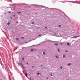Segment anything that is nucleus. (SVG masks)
I'll return each instance as SVG.
<instances>
[{
  "label": "nucleus",
  "mask_w": 80,
  "mask_h": 80,
  "mask_svg": "<svg viewBox=\"0 0 80 80\" xmlns=\"http://www.w3.org/2000/svg\"><path fill=\"white\" fill-rule=\"evenodd\" d=\"M38 75H40V72H38Z\"/></svg>",
  "instance_id": "nucleus-13"
},
{
  "label": "nucleus",
  "mask_w": 80,
  "mask_h": 80,
  "mask_svg": "<svg viewBox=\"0 0 80 80\" xmlns=\"http://www.w3.org/2000/svg\"><path fill=\"white\" fill-rule=\"evenodd\" d=\"M38 36H41V35H38Z\"/></svg>",
  "instance_id": "nucleus-25"
},
{
  "label": "nucleus",
  "mask_w": 80,
  "mask_h": 80,
  "mask_svg": "<svg viewBox=\"0 0 80 80\" xmlns=\"http://www.w3.org/2000/svg\"><path fill=\"white\" fill-rule=\"evenodd\" d=\"M43 55H45V52H43Z\"/></svg>",
  "instance_id": "nucleus-7"
},
{
  "label": "nucleus",
  "mask_w": 80,
  "mask_h": 80,
  "mask_svg": "<svg viewBox=\"0 0 80 80\" xmlns=\"http://www.w3.org/2000/svg\"><path fill=\"white\" fill-rule=\"evenodd\" d=\"M16 23H18V22H16Z\"/></svg>",
  "instance_id": "nucleus-36"
},
{
  "label": "nucleus",
  "mask_w": 80,
  "mask_h": 80,
  "mask_svg": "<svg viewBox=\"0 0 80 80\" xmlns=\"http://www.w3.org/2000/svg\"><path fill=\"white\" fill-rule=\"evenodd\" d=\"M67 45H68V46H70V43H68Z\"/></svg>",
  "instance_id": "nucleus-8"
},
{
  "label": "nucleus",
  "mask_w": 80,
  "mask_h": 80,
  "mask_svg": "<svg viewBox=\"0 0 80 80\" xmlns=\"http://www.w3.org/2000/svg\"><path fill=\"white\" fill-rule=\"evenodd\" d=\"M68 2H72V1H68Z\"/></svg>",
  "instance_id": "nucleus-33"
},
{
  "label": "nucleus",
  "mask_w": 80,
  "mask_h": 80,
  "mask_svg": "<svg viewBox=\"0 0 80 80\" xmlns=\"http://www.w3.org/2000/svg\"><path fill=\"white\" fill-rule=\"evenodd\" d=\"M47 78L48 79V78Z\"/></svg>",
  "instance_id": "nucleus-39"
},
{
  "label": "nucleus",
  "mask_w": 80,
  "mask_h": 80,
  "mask_svg": "<svg viewBox=\"0 0 80 80\" xmlns=\"http://www.w3.org/2000/svg\"><path fill=\"white\" fill-rule=\"evenodd\" d=\"M16 40H18V38H16Z\"/></svg>",
  "instance_id": "nucleus-17"
},
{
  "label": "nucleus",
  "mask_w": 80,
  "mask_h": 80,
  "mask_svg": "<svg viewBox=\"0 0 80 80\" xmlns=\"http://www.w3.org/2000/svg\"><path fill=\"white\" fill-rule=\"evenodd\" d=\"M32 67H34V66H32Z\"/></svg>",
  "instance_id": "nucleus-26"
},
{
  "label": "nucleus",
  "mask_w": 80,
  "mask_h": 80,
  "mask_svg": "<svg viewBox=\"0 0 80 80\" xmlns=\"http://www.w3.org/2000/svg\"><path fill=\"white\" fill-rule=\"evenodd\" d=\"M34 22H32V24H33H33H34Z\"/></svg>",
  "instance_id": "nucleus-22"
},
{
  "label": "nucleus",
  "mask_w": 80,
  "mask_h": 80,
  "mask_svg": "<svg viewBox=\"0 0 80 80\" xmlns=\"http://www.w3.org/2000/svg\"><path fill=\"white\" fill-rule=\"evenodd\" d=\"M61 43H62V45L63 44H64V42H61Z\"/></svg>",
  "instance_id": "nucleus-10"
},
{
  "label": "nucleus",
  "mask_w": 80,
  "mask_h": 80,
  "mask_svg": "<svg viewBox=\"0 0 80 80\" xmlns=\"http://www.w3.org/2000/svg\"><path fill=\"white\" fill-rule=\"evenodd\" d=\"M8 25H10V22H8Z\"/></svg>",
  "instance_id": "nucleus-15"
},
{
  "label": "nucleus",
  "mask_w": 80,
  "mask_h": 80,
  "mask_svg": "<svg viewBox=\"0 0 80 80\" xmlns=\"http://www.w3.org/2000/svg\"><path fill=\"white\" fill-rule=\"evenodd\" d=\"M4 15H6V12L4 13Z\"/></svg>",
  "instance_id": "nucleus-31"
},
{
  "label": "nucleus",
  "mask_w": 80,
  "mask_h": 80,
  "mask_svg": "<svg viewBox=\"0 0 80 80\" xmlns=\"http://www.w3.org/2000/svg\"><path fill=\"white\" fill-rule=\"evenodd\" d=\"M74 38H77L78 37H79V36H74Z\"/></svg>",
  "instance_id": "nucleus-3"
},
{
  "label": "nucleus",
  "mask_w": 80,
  "mask_h": 80,
  "mask_svg": "<svg viewBox=\"0 0 80 80\" xmlns=\"http://www.w3.org/2000/svg\"><path fill=\"white\" fill-rule=\"evenodd\" d=\"M11 1H12L11 0H10Z\"/></svg>",
  "instance_id": "nucleus-43"
},
{
  "label": "nucleus",
  "mask_w": 80,
  "mask_h": 80,
  "mask_svg": "<svg viewBox=\"0 0 80 80\" xmlns=\"http://www.w3.org/2000/svg\"><path fill=\"white\" fill-rule=\"evenodd\" d=\"M71 38H74V36L72 37H71Z\"/></svg>",
  "instance_id": "nucleus-14"
},
{
  "label": "nucleus",
  "mask_w": 80,
  "mask_h": 80,
  "mask_svg": "<svg viewBox=\"0 0 80 80\" xmlns=\"http://www.w3.org/2000/svg\"><path fill=\"white\" fill-rule=\"evenodd\" d=\"M70 65H71V64H70V63H69L68 64V66H70Z\"/></svg>",
  "instance_id": "nucleus-6"
},
{
  "label": "nucleus",
  "mask_w": 80,
  "mask_h": 80,
  "mask_svg": "<svg viewBox=\"0 0 80 80\" xmlns=\"http://www.w3.org/2000/svg\"><path fill=\"white\" fill-rule=\"evenodd\" d=\"M15 53H16V52H15Z\"/></svg>",
  "instance_id": "nucleus-40"
},
{
  "label": "nucleus",
  "mask_w": 80,
  "mask_h": 80,
  "mask_svg": "<svg viewBox=\"0 0 80 80\" xmlns=\"http://www.w3.org/2000/svg\"><path fill=\"white\" fill-rule=\"evenodd\" d=\"M45 28H47V27H45Z\"/></svg>",
  "instance_id": "nucleus-27"
},
{
  "label": "nucleus",
  "mask_w": 80,
  "mask_h": 80,
  "mask_svg": "<svg viewBox=\"0 0 80 80\" xmlns=\"http://www.w3.org/2000/svg\"><path fill=\"white\" fill-rule=\"evenodd\" d=\"M17 63V64H18V65H19V64H20V63Z\"/></svg>",
  "instance_id": "nucleus-32"
},
{
  "label": "nucleus",
  "mask_w": 80,
  "mask_h": 80,
  "mask_svg": "<svg viewBox=\"0 0 80 80\" xmlns=\"http://www.w3.org/2000/svg\"><path fill=\"white\" fill-rule=\"evenodd\" d=\"M10 19H12V17H10Z\"/></svg>",
  "instance_id": "nucleus-35"
},
{
  "label": "nucleus",
  "mask_w": 80,
  "mask_h": 80,
  "mask_svg": "<svg viewBox=\"0 0 80 80\" xmlns=\"http://www.w3.org/2000/svg\"><path fill=\"white\" fill-rule=\"evenodd\" d=\"M21 13V12H18V14H19Z\"/></svg>",
  "instance_id": "nucleus-12"
},
{
  "label": "nucleus",
  "mask_w": 80,
  "mask_h": 80,
  "mask_svg": "<svg viewBox=\"0 0 80 80\" xmlns=\"http://www.w3.org/2000/svg\"><path fill=\"white\" fill-rule=\"evenodd\" d=\"M26 64H27V65H28V62H27L26 63Z\"/></svg>",
  "instance_id": "nucleus-24"
},
{
  "label": "nucleus",
  "mask_w": 80,
  "mask_h": 80,
  "mask_svg": "<svg viewBox=\"0 0 80 80\" xmlns=\"http://www.w3.org/2000/svg\"><path fill=\"white\" fill-rule=\"evenodd\" d=\"M65 52H68V51H65Z\"/></svg>",
  "instance_id": "nucleus-29"
},
{
  "label": "nucleus",
  "mask_w": 80,
  "mask_h": 80,
  "mask_svg": "<svg viewBox=\"0 0 80 80\" xmlns=\"http://www.w3.org/2000/svg\"><path fill=\"white\" fill-rule=\"evenodd\" d=\"M15 15H13V17H15Z\"/></svg>",
  "instance_id": "nucleus-34"
},
{
  "label": "nucleus",
  "mask_w": 80,
  "mask_h": 80,
  "mask_svg": "<svg viewBox=\"0 0 80 80\" xmlns=\"http://www.w3.org/2000/svg\"><path fill=\"white\" fill-rule=\"evenodd\" d=\"M22 60H24V58H22Z\"/></svg>",
  "instance_id": "nucleus-20"
},
{
  "label": "nucleus",
  "mask_w": 80,
  "mask_h": 80,
  "mask_svg": "<svg viewBox=\"0 0 80 80\" xmlns=\"http://www.w3.org/2000/svg\"><path fill=\"white\" fill-rule=\"evenodd\" d=\"M65 57V55H63V57Z\"/></svg>",
  "instance_id": "nucleus-23"
},
{
  "label": "nucleus",
  "mask_w": 80,
  "mask_h": 80,
  "mask_svg": "<svg viewBox=\"0 0 80 80\" xmlns=\"http://www.w3.org/2000/svg\"><path fill=\"white\" fill-rule=\"evenodd\" d=\"M9 13H10V12H9Z\"/></svg>",
  "instance_id": "nucleus-37"
},
{
  "label": "nucleus",
  "mask_w": 80,
  "mask_h": 80,
  "mask_svg": "<svg viewBox=\"0 0 80 80\" xmlns=\"http://www.w3.org/2000/svg\"><path fill=\"white\" fill-rule=\"evenodd\" d=\"M23 73L24 74H25V75L26 77H27V78H28V75H27V74L26 73L24 72H23Z\"/></svg>",
  "instance_id": "nucleus-1"
},
{
  "label": "nucleus",
  "mask_w": 80,
  "mask_h": 80,
  "mask_svg": "<svg viewBox=\"0 0 80 80\" xmlns=\"http://www.w3.org/2000/svg\"><path fill=\"white\" fill-rule=\"evenodd\" d=\"M55 57H56V58H58V56H57V55H55Z\"/></svg>",
  "instance_id": "nucleus-5"
},
{
  "label": "nucleus",
  "mask_w": 80,
  "mask_h": 80,
  "mask_svg": "<svg viewBox=\"0 0 80 80\" xmlns=\"http://www.w3.org/2000/svg\"><path fill=\"white\" fill-rule=\"evenodd\" d=\"M54 34H55V33H54Z\"/></svg>",
  "instance_id": "nucleus-41"
},
{
  "label": "nucleus",
  "mask_w": 80,
  "mask_h": 80,
  "mask_svg": "<svg viewBox=\"0 0 80 80\" xmlns=\"http://www.w3.org/2000/svg\"><path fill=\"white\" fill-rule=\"evenodd\" d=\"M60 45H63V43H61Z\"/></svg>",
  "instance_id": "nucleus-19"
},
{
  "label": "nucleus",
  "mask_w": 80,
  "mask_h": 80,
  "mask_svg": "<svg viewBox=\"0 0 80 80\" xmlns=\"http://www.w3.org/2000/svg\"><path fill=\"white\" fill-rule=\"evenodd\" d=\"M68 80H70V79H68Z\"/></svg>",
  "instance_id": "nucleus-38"
},
{
  "label": "nucleus",
  "mask_w": 80,
  "mask_h": 80,
  "mask_svg": "<svg viewBox=\"0 0 80 80\" xmlns=\"http://www.w3.org/2000/svg\"><path fill=\"white\" fill-rule=\"evenodd\" d=\"M50 75L51 76H52L53 74H51Z\"/></svg>",
  "instance_id": "nucleus-21"
},
{
  "label": "nucleus",
  "mask_w": 80,
  "mask_h": 80,
  "mask_svg": "<svg viewBox=\"0 0 80 80\" xmlns=\"http://www.w3.org/2000/svg\"><path fill=\"white\" fill-rule=\"evenodd\" d=\"M60 68V69H62V68H63V67H61Z\"/></svg>",
  "instance_id": "nucleus-11"
},
{
  "label": "nucleus",
  "mask_w": 80,
  "mask_h": 80,
  "mask_svg": "<svg viewBox=\"0 0 80 80\" xmlns=\"http://www.w3.org/2000/svg\"><path fill=\"white\" fill-rule=\"evenodd\" d=\"M58 52H60V49H59V48H58Z\"/></svg>",
  "instance_id": "nucleus-9"
},
{
  "label": "nucleus",
  "mask_w": 80,
  "mask_h": 80,
  "mask_svg": "<svg viewBox=\"0 0 80 80\" xmlns=\"http://www.w3.org/2000/svg\"><path fill=\"white\" fill-rule=\"evenodd\" d=\"M31 51H33V49H32L30 50Z\"/></svg>",
  "instance_id": "nucleus-16"
},
{
  "label": "nucleus",
  "mask_w": 80,
  "mask_h": 80,
  "mask_svg": "<svg viewBox=\"0 0 80 80\" xmlns=\"http://www.w3.org/2000/svg\"><path fill=\"white\" fill-rule=\"evenodd\" d=\"M19 65L21 66L22 68H23V64H22V63H21V64H19Z\"/></svg>",
  "instance_id": "nucleus-2"
},
{
  "label": "nucleus",
  "mask_w": 80,
  "mask_h": 80,
  "mask_svg": "<svg viewBox=\"0 0 80 80\" xmlns=\"http://www.w3.org/2000/svg\"><path fill=\"white\" fill-rule=\"evenodd\" d=\"M54 45H56V46H58V43H57V44H55Z\"/></svg>",
  "instance_id": "nucleus-4"
},
{
  "label": "nucleus",
  "mask_w": 80,
  "mask_h": 80,
  "mask_svg": "<svg viewBox=\"0 0 80 80\" xmlns=\"http://www.w3.org/2000/svg\"><path fill=\"white\" fill-rule=\"evenodd\" d=\"M21 38L23 39V38H24V37H21Z\"/></svg>",
  "instance_id": "nucleus-18"
},
{
  "label": "nucleus",
  "mask_w": 80,
  "mask_h": 80,
  "mask_svg": "<svg viewBox=\"0 0 80 80\" xmlns=\"http://www.w3.org/2000/svg\"><path fill=\"white\" fill-rule=\"evenodd\" d=\"M1 17H3V15H1Z\"/></svg>",
  "instance_id": "nucleus-28"
},
{
  "label": "nucleus",
  "mask_w": 80,
  "mask_h": 80,
  "mask_svg": "<svg viewBox=\"0 0 80 80\" xmlns=\"http://www.w3.org/2000/svg\"><path fill=\"white\" fill-rule=\"evenodd\" d=\"M59 27H61V25H59Z\"/></svg>",
  "instance_id": "nucleus-30"
},
{
  "label": "nucleus",
  "mask_w": 80,
  "mask_h": 80,
  "mask_svg": "<svg viewBox=\"0 0 80 80\" xmlns=\"http://www.w3.org/2000/svg\"><path fill=\"white\" fill-rule=\"evenodd\" d=\"M41 66H42V65H41Z\"/></svg>",
  "instance_id": "nucleus-42"
}]
</instances>
